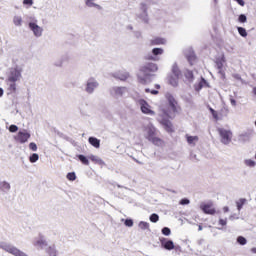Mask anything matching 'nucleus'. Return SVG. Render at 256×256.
Returning a JSON list of instances; mask_svg holds the SVG:
<instances>
[{"label": "nucleus", "mask_w": 256, "mask_h": 256, "mask_svg": "<svg viewBox=\"0 0 256 256\" xmlns=\"http://www.w3.org/2000/svg\"><path fill=\"white\" fill-rule=\"evenodd\" d=\"M230 103L232 107H237V100H235L234 98H230Z\"/></svg>", "instance_id": "nucleus-55"}, {"label": "nucleus", "mask_w": 256, "mask_h": 256, "mask_svg": "<svg viewBox=\"0 0 256 256\" xmlns=\"http://www.w3.org/2000/svg\"><path fill=\"white\" fill-rule=\"evenodd\" d=\"M218 134L221 137V143L223 145H229L233 139V132L225 128H217Z\"/></svg>", "instance_id": "nucleus-5"}, {"label": "nucleus", "mask_w": 256, "mask_h": 256, "mask_svg": "<svg viewBox=\"0 0 256 256\" xmlns=\"http://www.w3.org/2000/svg\"><path fill=\"white\" fill-rule=\"evenodd\" d=\"M223 211H224V213H229V207H228V206H225V207L223 208Z\"/></svg>", "instance_id": "nucleus-60"}, {"label": "nucleus", "mask_w": 256, "mask_h": 256, "mask_svg": "<svg viewBox=\"0 0 256 256\" xmlns=\"http://www.w3.org/2000/svg\"><path fill=\"white\" fill-rule=\"evenodd\" d=\"M245 165H247V167H255L256 162H255V160H252V159H246Z\"/></svg>", "instance_id": "nucleus-43"}, {"label": "nucleus", "mask_w": 256, "mask_h": 256, "mask_svg": "<svg viewBox=\"0 0 256 256\" xmlns=\"http://www.w3.org/2000/svg\"><path fill=\"white\" fill-rule=\"evenodd\" d=\"M208 111L211 113L213 119H215L216 121L219 120V114L215 109H213L211 106H208Z\"/></svg>", "instance_id": "nucleus-34"}, {"label": "nucleus", "mask_w": 256, "mask_h": 256, "mask_svg": "<svg viewBox=\"0 0 256 256\" xmlns=\"http://www.w3.org/2000/svg\"><path fill=\"white\" fill-rule=\"evenodd\" d=\"M146 139L157 147L161 145V138L157 137V128L153 124L146 127Z\"/></svg>", "instance_id": "nucleus-3"}, {"label": "nucleus", "mask_w": 256, "mask_h": 256, "mask_svg": "<svg viewBox=\"0 0 256 256\" xmlns=\"http://www.w3.org/2000/svg\"><path fill=\"white\" fill-rule=\"evenodd\" d=\"M141 74H138V82L141 85H149L150 83H153V80L155 79L157 71H159V66H157L156 63L148 62L144 65H142L139 69Z\"/></svg>", "instance_id": "nucleus-1"}, {"label": "nucleus", "mask_w": 256, "mask_h": 256, "mask_svg": "<svg viewBox=\"0 0 256 256\" xmlns=\"http://www.w3.org/2000/svg\"><path fill=\"white\" fill-rule=\"evenodd\" d=\"M199 83H202V87H209V82L204 77H201Z\"/></svg>", "instance_id": "nucleus-48"}, {"label": "nucleus", "mask_w": 256, "mask_h": 256, "mask_svg": "<svg viewBox=\"0 0 256 256\" xmlns=\"http://www.w3.org/2000/svg\"><path fill=\"white\" fill-rule=\"evenodd\" d=\"M238 141L239 143H243V144L249 143V141H251V134L247 132L239 134Z\"/></svg>", "instance_id": "nucleus-21"}, {"label": "nucleus", "mask_w": 256, "mask_h": 256, "mask_svg": "<svg viewBox=\"0 0 256 256\" xmlns=\"http://www.w3.org/2000/svg\"><path fill=\"white\" fill-rule=\"evenodd\" d=\"M23 5H28L31 7V5H33V0H23Z\"/></svg>", "instance_id": "nucleus-53"}, {"label": "nucleus", "mask_w": 256, "mask_h": 256, "mask_svg": "<svg viewBox=\"0 0 256 256\" xmlns=\"http://www.w3.org/2000/svg\"><path fill=\"white\" fill-rule=\"evenodd\" d=\"M185 78L188 79L190 83H193V80L195 79V75L193 74V71L191 70H186L184 74Z\"/></svg>", "instance_id": "nucleus-30"}, {"label": "nucleus", "mask_w": 256, "mask_h": 256, "mask_svg": "<svg viewBox=\"0 0 256 256\" xmlns=\"http://www.w3.org/2000/svg\"><path fill=\"white\" fill-rule=\"evenodd\" d=\"M191 203V200L189 198H182L179 202V205H189Z\"/></svg>", "instance_id": "nucleus-45"}, {"label": "nucleus", "mask_w": 256, "mask_h": 256, "mask_svg": "<svg viewBox=\"0 0 256 256\" xmlns=\"http://www.w3.org/2000/svg\"><path fill=\"white\" fill-rule=\"evenodd\" d=\"M237 243L239 245H247V238H245L243 236H238L237 237Z\"/></svg>", "instance_id": "nucleus-40"}, {"label": "nucleus", "mask_w": 256, "mask_h": 256, "mask_svg": "<svg viewBox=\"0 0 256 256\" xmlns=\"http://www.w3.org/2000/svg\"><path fill=\"white\" fill-rule=\"evenodd\" d=\"M218 74L221 76L222 80H225V70H223V68L218 69Z\"/></svg>", "instance_id": "nucleus-50"}, {"label": "nucleus", "mask_w": 256, "mask_h": 256, "mask_svg": "<svg viewBox=\"0 0 256 256\" xmlns=\"http://www.w3.org/2000/svg\"><path fill=\"white\" fill-rule=\"evenodd\" d=\"M163 48H153L152 49V54H148L146 56V59L148 61H157V56L158 55H163Z\"/></svg>", "instance_id": "nucleus-14"}, {"label": "nucleus", "mask_w": 256, "mask_h": 256, "mask_svg": "<svg viewBox=\"0 0 256 256\" xmlns=\"http://www.w3.org/2000/svg\"><path fill=\"white\" fill-rule=\"evenodd\" d=\"M234 79H236L237 81H241V76L239 74H233Z\"/></svg>", "instance_id": "nucleus-56"}, {"label": "nucleus", "mask_w": 256, "mask_h": 256, "mask_svg": "<svg viewBox=\"0 0 256 256\" xmlns=\"http://www.w3.org/2000/svg\"><path fill=\"white\" fill-rule=\"evenodd\" d=\"M234 1H236V3L240 5V7H245V0H234Z\"/></svg>", "instance_id": "nucleus-54"}, {"label": "nucleus", "mask_w": 256, "mask_h": 256, "mask_svg": "<svg viewBox=\"0 0 256 256\" xmlns=\"http://www.w3.org/2000/svg\"><path fill=\"white\" fill-rule=\"evenodd\" d=\"M0 189L3 193H9L11 191V184L7 181L0 182Z\"/></svg>", "instance_id": "nucleus-24"}, {"label": "nucleus", "mask_w": 256, "mask_h": 256, "mask_svg": "<svg viewBox=\"0 0 256 256\" xmlns=\"http://www.w3.org/2000/svg\"><path fill=\"white\" fill-rule=\"evenodd\" d=\"M19 131V126L15 124H11L9 126V132L10 133H17Z\"/></svg>", "instance_id": "nucleus-41"}, {"label": "nucleus", "mask_w": 256, "mask_h": 256, "mask_svg": "<svg viewBox=\"0 0 256 256\" xmlns=\"http://www.w3.org/2000/svg\"><path fill=\"white\" fill-rule=\"evenodd\" d=\"M161 125H163V127H164L165 131H167V133H173V131H175V130H173V123L168 118H162Z\"/></svg>", "instance_id": "nucleus-16"}, {"label": "nucleus", "mask_w": 256, "mask_h": 256, "mask_svg": "<svg viewBox=\"0 0 256 256\" xmlns=\"http://www.w3.org/2000/svg\"><path fill=\"white\" fill-rule=\"evenodd\" d=\"M28 27L36 37H41V35H43V28L37 25V22H29Z\"/></svg>", "instance_id": "nucleus-12"}, {"label": "nucleus", "mask_w": 256, "mask_h": 256, "mask_svg": "<svg viewBox=\"0 0 256 256\" xmlns=\"http://www.w3.org/2000/svg\"><path fill=\"white\" fill-rule=\"evenodd\" d=\"M29 161L30 163H37L39 161V154L33 153L32 155H30Z\"/></svg>", "instance_id": "nucleus-36"}, {"label": "nucleus", "mask_w": 256, "mask_h": 256, "mask_svg": "<svg viewBox=\"0 0 256 256\" xmlns=\"http://www.w3.org/2000/svg\"><path fill=\"white\" fill-rule=\"evenodd\" d=\"M88 143H90V145L95 149H99V147H101V140L95 136H90L88 138Z\"/></svg>", "instance_id": "nucleus-18"}, {"label": "nucleus", "mask_w": 256, "mask_h": 256, "mask_svg": "<svg viewBox=\"0 0 256 256\" xmlns=\"http://www.w3.org/2000/svg\"><path fill=\"white\" fill-rule=\"evenodd\" d=\"M165 38L156 37L153 40H151V45H165Z\"/></svg>", "instance_id": "nucleus-28"}, {"label": "nucleus", "mask_w": 256, "mask_h": 256, "mask_svg": "<svg viewBox=\"0 0 256 256\" xmlns=\"http://www.w3.org/2000/svg\"><path fill=\"white\" fill-rule=\"evenodd\" d=\"M149 5H151V0H146L140 3L141 13L137 14L138 19L142 20L146 25L149 24Z\"/></svg>", "instance_id": "nucleus-4"}, {"label": "nucleus", "mask_w": 256, "mask_h": 256, "mask_svg": "<svg viewBox=\"0 0 256 256\" xmlns=\"http://www.w3.org/2000/svg\"><path fill=\"white\" fill-rule=\"evenodd\" d=\"M200 209L204 213V215H215V213H217V210L213 208V202H202L200 204Z\"/></svg>", "instance_id": "nucleus-8"}, {"label": "nucleus", "mask_w": 256, "mask_h": 256, "mask_svg": "<svg viewBox=\"0 0 256 256\" xmlns=\"http://www.w3.org/2000/svg\"><path fill=\"white\" fill-rule=\"evenodd\" d=\"M171 73L174 77H177V79H181V77H183V73L176 62L172 65Z\"/></svg>", "instance_id": "nucleus-17"}, {"label": "nucleus", "mask_w": 256, "mask_h": 256, "mask_svg": "<svg viewBox=\"0 0 256 256\" xmlns=\"http://www.w3.org/2000/svg\"><path fill=\"white\" fill-rule=\"evenodd\" d=\"M29 139H31V133H29L27 130H20L18 131L17 135L14 136V140L21 145L27 143Z\"/></svg>", "instance_id": "nucleus-7"}, {"label": "nucleus", "mask_w": 256, "mask_h": 256, "mask_svg": "<svg viewBox=\"0 0 256 256\" xmlns=\"http://www.w3.org/2000/svg\"><path fill=\"white\" fill-rule=\"evenodd\" d=\"M4 93H5V90H3V88L0 87V97H3Z\"/></svg>", "instance_id": "nucleus-61"}, {"label": "nucleus", "mask_w": 256, "mask_h": 256, "mask_svg": "<svg viewBox=\"0 0 256 256\" xmlns=\"http://www.w3.org/2000/svg\"><path fill=\"white\" fill-rule=\"evenodd\" d=\"M195 91L199 92L201 89H203V82L200 83L198 82L197 84L194 85Z\"/></svg>", "instance_id": "nucleus-46"}, {"label": "nucleus", "mask_w": 256, "mask_h": 256, "mask_svg": "<svg viewBox=\"0 0 256 256\" xmlns=\"http://www.w3.org/2000/svg\"><path fill=\"white\" fill-rule=\"evenodd\" d=\"M203 243H205V239L198 240V245H203Z\"/></svg>", "instance_id": "nucleus-62"}, {"label": "nucleus", "mask_w": 256, "mask_h": 256, "mask_svg": "<svg viewBox=\"0 0 256 256\" xmlns=\"http://www.w3.org/2000/svg\"><path fill=\"white\" fill-rule=\"evenodd\" d=\"M218 225H221V227H225L227 225V219L220 218L218 220Z\"/></svg>", "instance_id": "nucleus-49"}, {"label": "nucleus", "mask_w": 256, "mask_h": 256, "mask_svg": "<svg viewBox=\"0 0 256 256\" xmlns=\"http://www.w3.org/2000/svg\"><path fill=\"white\" fill-rule=\"evenodd\" d=\"M36 247H40L43 249V247H47L48 243L47 240H45V236L43 234H39L38 240L34 243Z\"/></svg>", "instance_id": "nucleus-20"}, {"label": "nucleus", "mask_w": 256, "mask_h": 256, "mask_svg": "<svg viewBox=\"0 0 256 256\" xmlns=\"http://www.w3.org/2000/svg\"><path fill=\"white\" fill-rule=\"evenodd\" d=\"M159 241L162 249H165V251H173L175 249V243L173 242V240L165 237H160Z\"/></svg>", "instance_id": "nucleus-9"}, {"label": "nucleus", "mask_w": 256, "mask_h": 256, "mask_svg": "<svg viewBox=\"0 0 256 256\" xmlns=\"http://www.w3.org/2000/svg\"><path fill=\"white\" fill-rule=\"evenodd\" d=\"M13 23L14 25H16V27H21V25L23 24V18H21V16H15L13 19Z\"/></svg>", "instance_id": "nucleus-33"}, {"label": "nucleus", "mask_w": 256, "mask_h": 256, "mask_svg": "<svg viewBox=\"0 0 256 256\" xmlns=\"http://www.w3.org/2000/svg\"><path fill=\"white\" fill-rule=\"evenodd\" d=\"M251 252L256 255V247L252 248V249H251Z\"/></svg>", "instance_id": "nucleus-63"}, {"label": "nucleus", "mask_w": 256, "mask_h": 256, "mask_svg": "<svg viewBox=\"0 0 256 256\" xmlns=\"http://www.w3.org/2000/svg\"><path fill=\"white\" fill-rule=\"evenodd\" d=\"M174 250L175 251H181V246H179V245L175 246V244H174Z\"/></svg>", "instance_id": "nucleus-58"}, {"label": "nucleus", "mask_w": 256, "mask_h": 256, "mask_svg": "<svg viewBox=\"0 0 256 256\" xmlns=\"http://www.w3.org/2000/svg\"><path fill=\"white\" fill-rule=\"evenodd\" d=\"M185 57L189 65H193V63L197 61V55L195 54V50H193V48L188 49V53H185Z\"/></svg>", "instance_id": "nucleus-15"}, {"label": "nucleus", "mask_w": 256, "mask_h": 256, "mask_svg": "<svg viewBox=\"0 0 256 256\" xmlns=\"http://www.w3.org/2000/svg\"><path fill=\"white\" fill-rule=\"evenodd\" d=\"M96 9H98V11H103V6L97 4Z\"/></svg>", "instance_id": "nucleus-59"}, {"label": "nucleus", "mask_w": 256, "mask_h": 256, "mask_svg": "<svg viewBox=\"0 0 256 256\" xmlns=\"http://www.w3.org/2000/svg\"><path fill=\"white\" fill-rule=\"evenodd\" d=\"M125 91H127L126 87L114 86L110 88L109 93L114 99H119V97H123Z\"/></svg>", "instance_id": "nucleus-10"}, {"label": "nucleus", "mask_w": 256, "mask_h": 256, "mask_svg": "<svg viewBox=\"0 0 256 256\" xmlns=\"http://www.w3.org/2000/svg\"><path fill=\"white\" fill-rule=\"evenodd\" d=\"M247 203V200L245 198H240L238 201H236V207L238 211H241L243 209V205Z\"/></svg>", "instance_id": "nucleus-31"}, {"label": "nucleus", "mask_w": 256, "mask_h": 256, "mask_svg": "<svg viewBox=\"0 0 256 256\" xmlns=\"http://www.w3.org/2000/svg\"><path fill=\"white\" fill-rule=\"evenodd\" d=\"M29 150L30 151H37V144L35 142H31L29 144Z\"/></svg>", "instance_id": "nucleus-47"}, {"label": "nucleus", "mask_w": 256, "mask_h": 256, "mask_svg": "<svg viewBox=\"0 0 256 256\" xmlns=\"http://www.w3.org/2000/svg\"><path fill=\"white\" fill-rule=\"evenodd\" d=\"M114 77L120 79V81H127V79H129V73H115Z\"/></svg>", "instance_id": "nucleus-25"}, {"label": "nucleus", "mask_w": 256, "mask_h": 256, "mask_svg": "<svg viewBox=\"0 0 256 256\" xmlns=\"http://www.w3.org/2000/svg\"><path fill=\"white\" fill-rule=\"evenodd\" d=\"M124 225H125V227H133V225H134L133 219L126 218L124 221Z\"/></svg>", "instance_id": "nucleus-42"}, {"label": "nucleus", "mask_w": 256, "mask_h": 256, "mask_svg": "<svg viewBox=\"0 0 256 256\" xmlns=\"http://www.w3.org/2000/svg\"><path fill=\"white\" fill-rule=\"evenodd\" d=\"M22 69L19 68L18 66L11 68L10 69V73L8 75V82L9 87H8V91L10 93H17V81H19V79H21L22 75ZM10 93H8V95H10Z\"/></svg>", "instance_id": "nucleus-2"}, {"label": "nucleus", "mask_w": 256, "mask_h": 256, "mask_svg": "<svg viewBox=\"0 0 256 256\" xmlns=\"http://www.w3.org/2000/svg\"><path fill=\"white\" fill-rule=\"evenodd\" d=\"M238 22H239V23H247V15H245V14H240V15L238 16Z\"/></svg>", "instance_id": "nucleus-44"}, {"label": "nucleus", "mask_w": 256, "mask_h": 256, "mask_svg": "<svg viewBox=\"0 0 256 256\" xmlns=\"http://www.w3.org/2000/svg\"><path fill=\"white\" fill-rule=\"evenodd\" d=\"M66 179H68V181H75V179H77V174H75V172H69L66 175Z\"/></svg>", "instance_id": "nucleus-38"}, {"label": "nucleus", "mask_w": 256, "mask_h": 256, "mask_svg": "<svg viewBox=\"0 0 256 256\" xmlns=\"http://www.w3.org/2000/svg\"><path fill=\"white\" fill-rule=\"evenodd\" d=\"M134 37L136 39H141V37H142L141 31H134Z\"/></svg>", "instance_id": "nucleus-52"}, {"label": "nucleus", "mask_w": 256, "mask_h": 256, "mask_svg": "<svg viewBox=\"0 0 256 256\" xmlns=\"http://www.w3.org/2000/svg\"><path fill=\"white\" fill-rule=\"evenodd\" d=\"M225 54H222L221 56L216 57L215 63H216V69H223L225 63Z\"/></svg>", "instance_id": "nucleus-19"}, {"label": "nucleus", "mask_w": 256, "mask_h": 256, "mask_svg": "<svg viewBox=\"0 0 256 256\" xmlns=\"http://www.w3.org/2000/svg\"><path fill=\"white\" fill-rule=\"evenodd\" d=\"M145 93H151V90L149 88H145Z\"/></svg>", "instance_id": "nucleus-64"}, {"label": "nucleus", "mask_w": 256, "mask_h": 256, "mask_svg": "<svg viewBox=\"0 0 256 256\" xmlns=\"http://www.w3.org/2000/svg\"><path fill=\"white\" fill-rule=\"evenodd\" d=\"M161 233L162 235H164L165 237H169V235H171V228L169 227H163L161 229Z\"/></svg>", "instance_id": "nucleus-37"}, {"label": "nucleus", "mask_w": 256, "mask_h": 256, "mask_svg": "<svg viewBox=\"0 0 256 256\" xmlns=\"http://www.w3.org/2000/svg\"><path fill=\"white\" fill-rule=\"evenodd\" d=\"M151 95H159V91L158 90H151Z\"/></svg>", "instance_id": "nucleus-57"}, {"label": "nucleus", "mask_w": 256, "mask_h": 256, "mask_svg": "<svg viewBox=\"0 0 256 256\" xmlns=\"http://www.w3.org/2000/svg\"><path fill=\"white\" fill-rule=\"evenodd\" d=\"M186 141L188 145H193L195 141H199V136H190L189 134H186Z\"/></svg>", "instance_id": "nucleus-29"}, {"label": "nucleus", "mask_w": 256, "mask_h": 256, "mask_svg": "<svg viewBox=\"0 0 256 256\" xmlns=\"http://www.w3.org/2000/svg\"><path fill=\"white\" fill-rule=\"evenodd\" d=\"M76 157L82 163V165H89V157L83 154H78Z\"/></svg>", "instance_id": "nucleus-27"}, {"label": "nucleus", "mask_w": 256, "mask_h": 256, "mask_svg": "<svg viewBox=\"0 0 256 256\" xmlns=\"http://www.w3.org/2000/svg\"><path fill=\"white\" fill-rule=\"evenodd\" d=\"M166 99L168 101L169 107L172 109L173 113H177V100L171 93L166 94Z\"/></svg>", "instance_id": "nucleus-13"}, {"label": "nucleus", "mask_w": 256, "mask_h": 256, "mask_svg": "<svg viewBox=\"0 0 256 256\" xmlns=\"http://www.w3.org/2000/svg\"><path fill=\"white\" fill-rule=\"evenodd\" d=\"M149 220L151 221V223H157L159 221V214L157 213H152L149 216Z\"/></svg>", "instance_id": "nucleus-35"}, {"label": "nucleus", "mask_w": 256, "mask_h": 256, "mask_svg": "<svg viewBox=\"0 0 256 256\" xmlns=\"http://www.w3.org/2000/svg\"><path fill=\"white\" fill-rule=\"evenodd\" d=\"M237 30L241 37H247V30L244 27H237Z\"/></svg>", "instance_id": "nucleus-39"}, {"label": "nucleus", "mask_w": 256, "mask_h": 256, "mask_svg": "<svg viewBox=\"0 0 256 256\" xmlns=\"http://www.w3.org/2000/svg\"><path fill=\"white\" fill-rule=\"evenodd\" d=\"M138 227L142 229V231H149V222L140 221Z\"/></svg>", "instance_id": "nucleus-32"}, {"label": "nucleus", "mask_w": 256, "mask_h": 256, "mask_svg": "<svg viewBox=\"0 0 256 256\" xmlns=\"http://www.w3.org/2000/svg\"><path fill=\"white\" fill-rule=\"evenodd\" d=\"M179 79L177 76H174L173 74L168 75V83L172 87H179Z\"/></svg>", "instance_id": "nucleus-23"}, {"label": "nucleus", "mask_w": 256, "mask_h": 256, "mask_svg": "<svg viewBox=\"0 0 256 256\" xmlns=\"http://www.w3.org/2000/svg\"><path fill=\"white\" fill-rule=\"evenodd\" d=\"M46 253L49 256H57V248L55 247V245L49 246L48 248H46Z\"/></svg>", "instance_id": "nucleus-26"}, {"label": "nucleus", "mask_w": 256, "mask_h": 256, "mask_svg": "<svg viewBox=\"0 0 256 256\" xmlns=\"http://www.w3.org/2000/svg\"><path fill=\"white\" fill-rule=\"evenodd\" d=\"M85 5L86 7H93V5H95V2H93V0H86L85 1Z\"/></svg>", "instance_id": "nucleus-51"}, {"label": "nucleus", "mask_w": 256, "mask_h": 256, "mask_svg": "<svg viewBox=\"0 0 256 256\" xmlns=\"http://www.w3.org/2000/svg\"><path fill=\"white\" fill-rule=\"evenodd\" d=\"M96 89H99V81L93 77H90L85 83L84 91L88 93V95H93Z\"/></svg>", "instance_id": "nucleus-6"}, {"label": "nucleus", "mask_w": 256, "mask_h": 256, "mask_svg": "<svg viewBox=\"0 0 256 256\" xmlns=\"http://www.w3.org/2000/svg\"><path fill=\"white\" fill-rule=\"evenodd\" d=\"M88 159H90L92 163H95L96 165H100L101 167L105 165V161H103V159H101L99 156H95L91 154L90 156H88Z\"/></svg>", "instance_id": "nucleus-22"}, {"label": "nucleus", "mask_w": 256, "mask_h": 256, "mask_svg": "<svg viewBox=\"0 0 256 256\" xmlns=\"http://www.w3.org/2000/svg\"><path fill=\"white\" fill-rule=\"evenodd\" d=\"M139 105L141 112L144 113V115H155V111L151 110V106L145 99L139 100Z\"/></svg>", "instance_id": "nucleus-11"}]
</instances>
